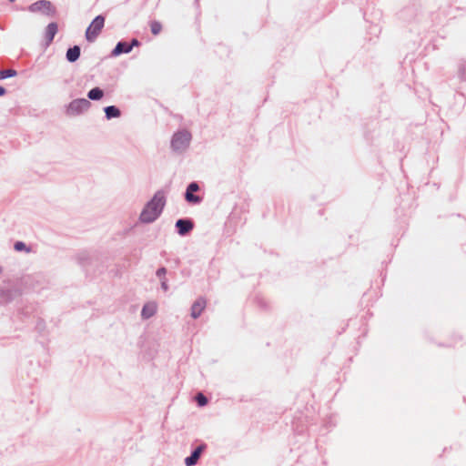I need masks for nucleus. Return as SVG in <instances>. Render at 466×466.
<instances>
[{
    "label": "nucleus",
    "mask_w": 466,
    "mask_h": 466,
    "mask_svg": "<svg viewBox=\"0 0 466 466\" xmlns=\"http://www.w3.org/2000/svg\"><path fill=\"white\" fill-rule=\"evenodd\" d=\"M130 52H131V50L128 46V42L121 40V41L117 42L116 46L113 48V50L111 51L110 56L116 57L123 54H128Z\"/></svg>",
    "instance_id": "obj_10"
},
{
    "label": "nucleus",
    "mask_w": 466,
    "mask_h": 466,
    "mask_svg": "<svg viewBox=\"0 0 466 466\" xmlns=\"http://www.w3.org/2000/svg\"><path fill=\"white\" fill-rule=\"evenodd\" d=\"M191 139L192 135L188 130H178L172 136L170 147L174 152L182 154L188 148Z\"/></svg>",
    "instance_id": "obj_2"
},
{
    "label": "nucleus",
    "mask_w": 466,
    "mask_h": 466,
    "mask_svg": "<svg viewBox=\"0 0 466 466\" xmlns=\"http://www.w3.org/2000/svg\"><path fill=\"white\" fill-rule=\"evenodd\" d=\"M10 2H15V0H9Z\"/></svg>",
    "instance_id": "obj_29"
},
{
    "label": "nucleus",
    "mask_w": 466,
    "mask_h": 466,
    "mask_svg": "<svg viewBox=\"0 0 466 466\" xmlns=\"http://www.w3.org/2000/svg\"><path fill=\"white\" fill-rule=\"evenodd\" d=\"M17 75V72L15 69L8 68L0 70V80H4L8 77H13Z\"/></svg>",
    "instance_id": "obj_17"
},
{
    "label": "nucleus",
    "mask_w": 466,
    "mask_h": 466,
    "mask_svg": "<svg viewBox=\"0 0 466 466\" xmlns=\"http://www.w3.org/2000/svg\"><path fill=\"white\" fill-rule=\"evenodd\" d=\"M176 230L178 235L184 237L188 235L194 228V222L191 218H179L175 224Z\"/></svg>",
    "instance_id": "obj_7"
},
{
    "label": "nucleus",
    "mask_w": 466,
    "mask_h": 466,
    "mask_svg": "<svg viewBox=\"0 0 466 466\" xmlns=\"http://www.w3.org/2000/svg\"><path fill=\"white\" fill-rule=\"evenodd\" d=\"M197 5H198V0H195Z\"/></svg>",
    "instance_id": "obj_27"
},
{
    "label": "nucleus",
    "mask_w": 466,
    "mask_h": 466,
    "mask_svg": "<svg viewBox=\"0 0 466 466\" xmlns=\"http://www.w3.org/2000/svg\"><path fill=\"white\" fill-rule=\"evenodd\" d=\"M140 45L141 42L137 38H132L131 41L128 42V46L131 51L135 46H139Z\"/></svg>",
    "instance_id": "obj_23"
},
{
    "label": "nucleus",
    "mask_w": 466,
    "mask_h": 466,
    "mask_svg": "<svg viewBox=\"0 0 466 466\" xmlns=\"http://www.w3.org/2000/svg\"><path fill=\"white\" fill-rule=\"evenodd\" d=\"M162 29V25L158 21H152L150 23V30L153 35H158Z\"/></svg>",
    "instance_id": "obj_20"
},
{
    "label": "nucleus",
    "mask_w": 466,
    "mask_h": 466,
    "mask_svg": "<svg viewBox=\"0 0 466 466\" xmlns=\"http://www.w3.org/2000/svg\"><path fill=\"white\" fill-rule=\"evenodd\" d=\"M157 311L155 304H145L141 310V317L144 319H147L155 315Z\"/></svg>",
    "instance_id": "obj_14"
},
{
    "label": "nucleus",
    "mask_w": 466,
    "mask_h": 466,
    "mask_svg": "<svg viewBox=\"0 0 466 466\" xmlns=\"http://www.w3.org/2000/svg\"><path fill=\"white\" fill-rule=\"evenodd\" d=\"M206 299L202 297L198 298L191 306V317L195 319H198L201 315L204 309L206 308Z\"/></svg>",
    "instance_id": "obj_9"
},
{
    "label": "nucleus",
    "mask_w": 466,
    "mask_h": 466,
    "mask_svg": "<svg viewBox=\"0 0 466 466\" xmlns=\"http://www.w3.org/2000/svg\"><path fill=\"white\" fill-rule=\"evenodd\" d=\"M58 30V25L56 22L49 23L46 28V40L51 43Z\"/></svg>",
    "instance_id": "obj_12"
},
{
    "label": "nucleus",
    "mask_w": 466,
    "mask_h": 466,
    "mask_svg": "<svg viewBox=\"0 0 466 466\" xmlns=\"http://www.w3.org/2000/svg\"><path fill=\"white\" fill-rule=\"evenodd\" d=\"M77 259H78L79 264L84 268H86V266L89 265L90 262H91V258H89V256L86 252H82V253L78 254Z\"/></svg>",
    "instance_id": "obj_16"
},
{
    "label": "nucleus",
    "mask_w": 466,
    "mask_h": 466,
    "mask_svg": "<svg viewBox=\"0 0 466 466\" xmlns=\"http://www.w3.org/2000/svg\"><path fill=\"white\" fill-rule=\"evenodd\" d=\"M14 249L15 251H18V252H21V251L29 252L30 251V248H28L26 246V244L25 242H23V241H16V242H15Z\"/></svg>",
    "instance_id": "obj_18"
},
{
    "label": "nucleus",
    "mask_w": 466,
    "mask_h": 466,
    "mask_svg": "<svg viewBox=\"0 0 466 466\" xmlns=\"http://www.w3.org/2000/svg\"><path fill=\"white\" fill-rule=\"evenodd\" d=\"M104 112L106 115V118L110 120L112 118H116L121 116L120 109L116 106H107L104 108Z\"/></svg>",
    "instance_id": "obj_13"
},
{
    "label": "nucleus",
    "mask_w": 466,
    "mask_h": 466,
    "mask_svg": "<svg viewBox=\"0 0 466 466\" xmlns=\"http://www.w3.org/2000/svg\"><path fill=\"white\" fill-rule=\"evenodd\" d=\"M160 284H161V289H162L165 292H167V291L168 290V289H169L168 284H167V278H164V279H162V280L160 281Z\"/></svg>",
    "instance_id": "obj_25"
},
{
    "label": "nucleus",
    "mask_w": 466,
    "mask_h": 466,
    "mask_svg": "<svg viewBox=\"0 0 466 466\" xmlns=\"http://www.w3.org/2000/svg\"><path fill=\"white\" fill-rule=\"evenodd\" d=\"M167 270L165 267H160L157 268V270L156 271V275L157 277L160 279V281L162 279H164V278H166V274H167Z\"/></svg>",
    "instance_id": "obj_22"
},
{
    "label": "nucleus",
    "mask_w": 466,
    "mask_h": 466,
    "mask_svg": "<svg viewBox=\"0 0 466 466\" xmlns=\"http://www.w3.org/2000/svg\"><path fill=\"white\" fill-rule=\"evenodd\" d=\"M200 189L199 185L198 182L193 181L190 182L184 193L185 200L193 205L200 204L203 200V198L200 196L195 195V192H198Z\"/></svg>",
    "instance_id": "obj_6"
},
{
    "label": "nucleus",
    "mask_w": 466,
    "mask_h": 466,
    "mask_svg": "<svg viewBox=\"0 0 466 466\" xmlns=\"http://www.w3.org/2000/svg\"><path fill=\"white\" fill-rule=\"evenodd\" d=\"M28 10L32 13H41L45 15L53 17L56 11L52 3L48 0H38L28 6Z\"/></svg>",
    "instance_id": "obj_5"
},
{
    "label": "nucleus",
    "mask_w": 466,
    "mask_h": 466,
    "mask_svg": "<svg viewBox=\"0 0 466 466\" xmlns=\"http://www.w3.org/2000/svg\"><path fill=\"white\" fill-rule=\"evenodd\" d=\"M91 106V102L86 98H76L72 100L66 106V115L68 116H76L83 114Z\"/></svg>",
    "instance_id": "obj_3"
},
{
    "label": "nucleus",
    "mask_w": 466,
    "mask_h": 466,
    "mask_svg": "<svg viewBox=\"0 0 466 466\" xmlns=\"http://www.w3.org/2000/svg\"><path fill=\"white\" fill-rule=\"evenodd\" d=\"M105 25V16L102 15H96L86 30V39L87 42H94L101 33Z\"/></svg>",
    "instance_id": "obj_4"
},
{
    "label": "nucleus",
    "mask_w": 466,
    "mask_h": 466,
    "mask_svg": "<svg viewBox=\"0 0 466 466\" xmlns=\"http://www.w3.org/2000/svg\"><path fill=\"white\" fill-rule=\"evenodd\" d=\"M166 203V192L163 189L157 190L143 208L139 216L140 221L145 224L156 221L162 214Z\"/></svg>",
    "instance_id": "obj_1"
},
{
    "label": "nucleus",
    "mask_w": 466,
    "mask_h": 466,
    "mask_svg": "<svg viewBox=\"0 0 466 466\" xmlns=\"http://www.w3.org/2000/svg\"><path fill=\"white\" fill-rule=\"evenodd\" d=\"M5 93L6 89L4 86H0V96H3L4 95H5Z\"/></svg>",
    "instance_id": "obj_26"
},
{
    "label": "nucleus",
    "mask_w": 466,
    "mask_h": 466,
    "mask_svg": "<svg viewBox=\"0 0 466 466\" xmlns=\"http://www.w3.org/2000/svg\"><path fill=\"white\" fill-rule=\"evenodd\" d=\"M2 271H3V268H2V267L0 266V274L2 273Z\"/></svg>",
    "instance_id": "obj_28"
},
{
    "label": "nucleus",
    "mask_w": 466,
    "mask_h": 466,
    "mask_svg": "<svg viewBox=\"0 0 466 466\" xmlns=\"http://www.w3.org/2000/svg\"><path fill=\"white\" fill-rule=\"evenodd\" d=\"M195 400L199 407H204L208 402V398L202 392L198 393Z\"/></svg>",
    "instance_id": "obj_19"
},
{
    "label": "nucleus",
    "mask_w": 466,
    "mask_h": 466,
    "mask_svg": "<svg viewBox=\"0 0 466 466\" xmlns=\"http://www.w3.org/2000/svg\"><path fill=\"white\" fill-rule=\"evenodd\" d=\"M104 96V90L100 87H94L87 93L88 100L98 101Z\"/></svg>",
    "instance_id": "obj_15"
},
{
    "label": "nucleus",
    "mask_w": 466,
    "mask_h": 466,
    "mask_svg": "<svg viewBox=\"0 0 466 466\" xmlns=\"http://www.w3.org/2000/svg\"><path fill=\"white\" fill-rule=\"evenodd\" d=\"M1 297L5 299V301L11 300V291L10 290H2Z\"/></svg>",
    "instance_id": "obj_24"
},
{
    "label": "nucleus",
    "mask_w": 466,
    "mask_h": 466,
    "mask_svg": "<svg viewBox=\"0 0 466 466\" xmlns=\"http://www.w3.org/2000/svg\"><path fill=\"white\" fill-rule=\"evenodd\" d=\"M81 55V48L79 46L75 45L69 47L66 53V58L69 63H75L77 61Z\"/></svg>",
    "instance_id": "obj_11"
},
{
    "label": "nucleus",
    "mask_w": 466,
    "mask_h": 466,
    "mask_svg": "<svg viewBox=\"0 0 466 466\" xmlns=\"http://www.w3.org/2000/svg\"><path fill=\"white\" fill-rule=\"evenodd\" d=\"M207 449V444L202 442L200 445L196 447L190 453L189 456L185 458L186 466H195L201 457V454Z\"/></svg>",
    "instance_id": "obj_8"
},
{
    "label": "nucleus",
    "mask_w": 466,
    "mask_h": 466,
    "mask_svg": "<svg viewBox=\"0 0 466 466\" xmlns=\"http://www.w3.org/2000/svg\"><path fill=\"white\" fill-rule=\"evenodd\" d=\"M459 76L461 80H466V63H462L459 66L458 69Z\"/></svg>",
    "instance_id": "obj_21"
}]
</instances>
